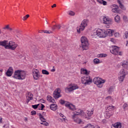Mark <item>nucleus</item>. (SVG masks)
<instances>
[{"instance_id":"nucleus-38","label":"nucleus","mask_w":128,"mask_h":128,"mask_svg":"<svg viewBox=\"0 0 128 128\" xmlns=\"http://www.w3.org/2000/svg\"><path fill=\"white\" fill-rule=\"evenodd\" d=\"M30 17V15H28V14L27 15H26V16H24L22 18V20H27L28 18Z\"/></svg>"},{"instance_id":"nucleus-21","label":"nucleus","mask_w":128,"mask_h":128,"mask_svg":"<svg viewBox=\"0 0 128 128\" xmlns=\"http://www.w3.org/2000/svg\"><path fill=\"white\" fill-rule=\"evenodd\" d=\"M122 124L120 122H117L112 124V128H121Z\"/></svg>"},{"instance_id":"nucleus-20","label":"nucleus","mask_w":128,"mask_h":128,"mask_svg":"<svg viewBox=\"0 0 128 128\" xmlns=\"http://www.w3.org/2000/svg\"><path fill=\"white\" fill-rule=\"evenodd\" d=\"M81 74L84 75H88L90 73V71H88L86 68H81Z\"/></svg>"},{"instance_id":"nucleus-26","label":"nucleus","mask_w":128,"mask_h":128,"mask_svg":"<svg viewBox=\"0 0 128 128\" xmlns=\"http://www.w3.org/2000/svg\"><path fill=\"white\" fill-rule=\"evenodd\" d=\"M96 1L98 2L100 4H103V6L107 5L106 1H104V0H96Z\"/></svg>"},{"instance_id":"nucleus-56","label":"nucleus","mask_w":128,"mask_h":128,"mask_svg":"<svg viewBox=\"0 0 128 128\" xmlns=\"http://www.w3.org/2000/svg\"><path fill=\"white\" fill-rule=\"evenodd\" d=\"M118 4H120V6L122 4V2H120V0H118Z\"/></svg>"},{"instance_id":"nucleus-46","label":"nucleus","mask_w":128,"mask_h":128,"mask_svg":"<svg viewBox=\"0 0 128 128\" xmlns=\"http://www.w3.org/2000/svg\"><path fill=\"white\" fill-rule=\"evenodd\" d=\"M60 102L62 104H64L66 102L62 100H60Z\"/></svg>"},{"instance_id":"nucleus-17","label":"nucleus","mask_w":128,"mask_h":128,"mask_svg":"<svg viewBox=\"0 0 128 128\" xmlns=\"http://www.w3.org/2000/svg\"><path fill=\"white\" fill-rule=\"evenodd\" d=\"M14 72L13 68L12 67H10L7 70L6 74L8 76L10 77L12 76Z\"/></svg>"},{"instance_id":"nucleus-58","label":"nucleus","mask_w":128,"mask_h":128,"mask_svg":"<svg viewBox=\"0 0 128 128\" xmlns=\"http://www.w3.org/2000/svg\"><path fill=\"white\" fill-rule=\"evenodd\" d=\"M112 6L117 8V6H118V5H116V4H113Z\"/></svg>"},{"instance_id":"nucleus-3","label":"nucleus","mask_w":128,"mask_h":128,"mask_svg":"<svg viewBox=\"0 0 128 128\" xmlns=\"http://www.w3.org/2000/svg\"><path fill=\"white\" fill-rule=\"evenodd\" d=\"M106 82V80L102 78L96 77L94 79V82L98 88H102L103 86V84Z\"/></svg>"},{"instance_id":"nucleus-23","label":"nucleus","mask_w":128,"mask_h":128,"mask_svg":"<svg viewBox=\"0 0 128 128\" xmlns=\"http://www.w3.org/2000/svg\"><path fill=\"white\" fill-rule=\"evenodd\" d=\"M88 20L87 19H84V20L82 21V23H81V24H82V26H84L86 27V26H88Z\"/></svg>"},{"instance_id":"nucleus-51","label":"nucleus","mask_w":128,"mask_h":128,"mask_svg":"<svg viewBox=\"0 0 128 128\" xmlns=\"http://www.w3.org/2000/svg\"><path fill=\"white\" fill-rule=\"evenodd\" d=\"M66 118L64 116L63 118L61 119V120L62 121V122H65L66 120Z\"/></svg>"},{"instance_id":"nucleus-10","label":"nucleus","mask_w":128,"mask_h":128,"mask_svg":"<svg viewBox=\"0 0 128 128\" xmlns=\"http://www.w3.org/2000/svg\"><path fill=\"white\" fill-rule=\"evenodd\" d=\"M98 37L100 38H104L106 37V30L102 29H98Z\"/></svg>"},{"instance_id":"nucleus-41","label":"nucleus","mask_w":128,"mask_h":128,"mask_svg":"<svg viewBox=\"0 0 128 128\" xmlns=\"http://www.w3.org/2000/svg\"><path fill=\"white\" fill-rule=\"evenodd\" d=\"M40 106V104H35V105H32V108H34V109H36L38 108V106Z\"/></svg>"},{"instance_id":"nucleus-4","label":"nucleus","mask_w":128,"mask_h":128,"mask_svg":"<svg viewBox=\"0 0 128 128\" xmlns=\"http://www.w3.org/2000/svg\"><path fill=\"white\" fill-rule=\"evenodd\" d=\"M82 112V110H78V112H76L74 113L72 116V118L74 119L75 122L78 124H80L82 123V120L80 118H78V116Z\"/></svg>"},{"instance_id":"nucleus-57","label":"nucleus","mask_w":128,"mask_h":128,"mask_svg":"<svg viewBox=\"0 0 128 128\" xmlns=\"http://www.w3.org/2000/svg\"><path fill=\"white\" fill-rule=\"evenodd\" d=\"M60 116L62 117V118H64V114H60Z\"/></svg>"},{"instance_id":"nucleus-9","label":"nucleus","mask_w":128,"mask_h":128,"mask_svg":"<svg viewBox=\"0 0 128 128\" xmlns=\"http://www.w3.org/2000/svg\"><path fill=\"white\" fill-rule=\"evenodd\" d=\"M32 72L34 78L36 80H38L40 76V74L38 70L34 69Z\"/></svg>"},{"instance_id":"nucleus-45","label":"nucleus","mask_w":128,"mask_h":128,"mask_svg":"<svg viewBox=\"0 0 128 128\" xmlns=\"http://www.w3.org/2000/svg\"><path fill=\"white\" fill-rule=\"evenodd\" d=\"M114 36L115 37L118 38V37L120 36V34L119 33L116 32V33L114 34Z\"/></svg>"},{"instance_id":"nucleus-36","label":"nucleus","mask_w":128,"mask_h":128,"mask_svg":"<svg viewBox=\"0 0 128 128\" xmlns=\"http://www.w3.org/2000/svg\"><path fill=\"white\" fill-rule=\"evenodd\" d=\"M94 62L95 64H98L100 63V60L98 58H95L94 60Z\"/></svg>"},{"instance_id":"nucleus-12","label":"nucleus","mask_w":128,"mask_h":128,"mask_svg":"<svg viewBox=\"0 0 128 128\" xmlns=\"http://www.w3.org/2000/svg\"><path fill=\"white\" fill-rule=\"evenodd\" d=\"M78 87L77 85L76 84H72V86H70V87H68L66 88V92H71L74 90H76V89H78Z\"/></svg>"},{"instance_id":"nucleus-8","label":"nucleus","mask_w":128,"mask_h":128,"mask_svg":"<svg viewBox=\"0 0 128 128\" xmlns=\"http://www.w3.org/2000/svg\"><path fill=\"white\" fill-rule=\"evenodd\" d=\"M110 52L115 55L122 56V52H120V48L116 46H114L112 47V50H110Z\"/></svg>"},{"instance_id":"nucleus-32","label":"nucleus","mask_w":128,"mask_h":128,"mask_svg":"<svg viewBox=\"0 0 128 128\" xmlns=\"http://www.w3.org/2000/svg\"><path fill=\"white\" fill-rule=\"evenodd\" d=\"M2 29L3 30H8L10 31H12V28H10V25H6V26H5V27H4V28Z\"/></svg>"},{"instance_id":"nucleus-2","label":"nucleus","mask_w":128,"mask_h":128,"mask_svg":"<svg viewBox=\"0 0 128 128\" xmlns=\"http://www.w3.org/2000/svg\"><path fill=\"white\" fill-rule=\"evenodd\" d=\"M26 76V72L24 70H16L13 78L18 80H24Z\"/></svg>"},{"instance_id":"nucleus-52","label":"nucleus","mask_w":128,"mask_h":128,"mask_svg":"<svg viewBox=\"0 0 128 128\" xmlns=\"http://www.w3.org/2000/svg\"><path fill=\"white\" fill-rule=\"evenodd\" d=\"M61 28L60 25H56V28L60 30Z\"/></svg>"},{"instance_id":"nucleus-7","label":"nucleus","mask_w":128,"mask_h":128,"mask_svg":"<svg viewBox=\"0 0 128 128\" xmlns=\"http://www.w3.org/2000/svg\"><path fill=\"white\" fill-rule=\"evenodd\" d=\"M126 72L124 69L120 70L118 74V80L120 82H122L126 78Z\"/></svg>"},{"instance_id":"nucleus-25","label":"nucleus","mask_w":128,"mask_h":128,"mask_svg":"<svg viewBox=\"0 0 128 128\" xmlns=\"http://www.w3.org/2000/svg\"><path fill=\"white\" fill-rule=\"evenodd\" d=\"M50 108L51 110H52L53 111H55L58 108V106H57V105H56L55 104H51V105L50 106Z\"/></svg>"},{"instance_id":"nucleus-11","label":"nucleus","mask_w":128,"mask_h":128,"mask_svg":"<svg viewBox=\"0 0 128 128\" xmlns=\"http://www.w3.org/2000/svg\"><path fill=\"white\" fill-rule=\"evenodd\" d=\"M39 118H40V120H41V122H42L40 123L41 124H42L46 126L49 125L48 123L46 122V120L44 118V116L42 114H39Z\"/></svg>"},{"instance_id":"nucleus-31","label":"nucleus","mask_w":128,"mask_h":128,"mask_svg":"<svg viewBox=\"0 0 128 128\" xmlns=\"http://www.w3.org/2000/svg\"><path fill=\"white\" fill-rule=\"evenodd\" d=\"M120 16H118V15L116 16V17L114 18V20H115L116 22L119 23L120 22Z\"/></svg>"},{"instance_id":"nucleus-35","label":"nucleus","mask_w":128,"mask_h":128,"mask_svg":"<svg viewBox=\"0 0 128 128\" xmlns=\"http://www.w3.org/2000/svg\"><path fill=\"white\" fill-rule=\"evenodd\" d=\"M84 128H95L94 126L88 124L86 126H85Z\"/></svg>"},{"instance_id":"nucleus-5","label":"nucleus","mask_w":128,"mask_h":128,"mask_svg":"<svg viewBox=\"0 0 128 128\" xmlns=\"http://www.w3.org/2000/svg\"><path fill=\"white\" fill-rule=\"evenodd\" d=\"M81 42L83 50H88V42L86 37L82 36L81 38Z\"/></svg>"},{"instance_id":"nucleus-6","label":"nucleus","mask_w":128,"mask_h":128,"mask_svg":"<svg viewBox=\"0 0 128 128\" xmlns=\"http://www.w3.org/2000/svg\"><path fill=\"white\" fill-rule=\"evenodd\" d=\"M82 82L85 85L90 84L92 82V79L89 76H83L82 78Z\"/></svg>"},{"instance_id":"nucleus-24","label":"nucleus","mask_w":128,"mask_h":128,"mask_svg":"<svg viewBox=\"0 0 128 128\" xmlns=\"http://www.w3.org/2000/svg\"><path fill=\"white\" fill-rule=\"evenodd\" d=\"M85 28V26H83V25H82V24H80V28L77 29L78 33L80 34L81 32L83 31L84 30Z\"/></svg>"},{"instance_id":"nucleus-55","label":"nucleus","mask_w":128,"mask_h":128,"mask_svg":"<svg viewBox=\"0 0 128 128\" xmlns=\"http://www.w3.org/2000/svg\"><path fill=\"white\" fill-rule=\"evenodd\" d=\"M2 118L1 116H0V123H2Z\"/></svg>"},{"instance_id":"nucleus-27","label":"nucleus","mask_w":128,"mask_h":128,"mask_svg":"<svg viewBox=\"0 0 128 128\" xmlns=\"http://www.w3.org/2000/svg\"><path fill=\"white\" fill-rule=\"evenodd\" d=\"M47 100L50 102L54 103L55 102L54 100L50 96H47Z\"/></svg>"},{"instance_id":"nucleus-19","label":"nucleus","mask_w":128,"mask_h":128,"mask_svg":"<svg viewBox=\"0 0 128 128\" xmlns=\"http://www.w3.org/2000/svg\"><path fill=\"white\" fill-rule=\"evenodd\" d=\"M114 32V30L108 29L106 31V36H112L113 35V34Z\"/></svg>"},{"instance_id":"nucleus-50","label":"nucleus","mask_w":128,"mask_h":128,"mask_svg":"<svg viewBox=\"0 0 128 128\" xmlns=\"http://www.w3.org/2000/svg\"><path fill=\"white\" fill-rule=\"evenodd\" d=\"M44 32L46 34H51L52 32L51 31L44 30Z\"/></svg>"},{"instance_id":"nucleus-49","label":"nucleus","mask_w":128,"mask_h":128,"mask_svg":"<svg viewBox=\"0 0 128 128\" xmlns=\"http://www.w3.org/2000/svg\"><path fill=\"white\" fill-rule=\"evenodd\" d=\"M40 107L41 108L39 110H42L44 108V106L42 104H40Z\"/></svg>"},{"instance_id":"nucleus-34","label":"nucleus","mask_w":128,"mask_h":128,"mask_svg":"<svg viewBox=\"0 0 128 128\" xmlns=\"http://www.w3.org/2000/svg\"><path fill=\"white\" fill-rule=\"evenodd\" d=\"M107 56L106 54H102L98 56V58H106Z\"/></svg>"},{"instance_id":"nucleus-44","label":"nucleus","mask_w":128,"mask_h":128,"mask_svg":"<svg viewBox=\"0 0 128 128\" xmlns=\"http://www.w3.org/2000/svg\"><path fill=\"white\" fill-rule=\"evenodd\" d=\"M128 106V105L126 104H124V105L123 106V108L124 110H126Z\"/></svg>"},{"instance_id":"nucleus-61","label":"nucleus","mask_w":128,"mask_h":128,"mask_svg":"<svg viewBox=\"0 0 128 128\" xmlns=\"http://www.w3.org/2000/svg\"><path fill=\"white\" fill-rule=\"evenodd\" d=\"M52 72H55V70H54V69L52 70Z\"/></svg>"},{"instance_id":"nucleus-16","label":"nucleus","mask_w":128,"mask_h":128,"mask_svg":"<svg viewBox=\"0 0 128 128\" xmlns=\"http://www.w3.org/2000/svg\"><path fill=\"white\" fill-rule=\"evenodd\" d=\"M120 65L124 69L128 70V60H123L121 63Z\"/></svg>"},{"instance_id":"nucleus-40","label":"nucleus","mask_w":128,"mask_h":128,"mask_svg":"<svg viewBox=\"0 0 128 128\" xmlns=\"http://www.w3.org/2000/svg\"><path fill=\"white\" fill-rule=\"evenodd\" d=\"M120 8H122V10H126V8H125V7L124 6V5H123V4H121L120 5Z\"/></svg>"},{"instance_id":"nucleus-30","label":"nucleus","mask_w":128,"mask_h":128,"mask_svg":"<svg viewBox=\"0 0 128 128\" xmlns=\"http://www.w3.org/2000/svg\"><path fill=\"white\" fill-rule=\"evenodd\" d=\"M112 12H116V13H119V11H118V6H117V7H115V8H113L112 9Z\"/></svg>"},{"instance_id":"nucleus-29","label":"nucleus","mask_w":128,"mask_h":128,"mask_svg":"<svg viewBox=\"0 0 128 128\" xmlns=\"http://www.w3.org/2000/svg\"><path fill=\"white\" fill-rule=\"evenodd\" d=\"M106 100H108V101L111 102H114V98L112 96H110L106 97Z\"/></svg>"},{"instance_id":"nucleus-59","label":"nucleus","mask_w":128,"mask_h":128,"mask_svg":"<svg viewBox=\"0 0 128 128\" xmlns=\"http://www.w3.org/2000/svg\"><path fill=\"white\" fill-rule=\"evenodd\" d=\"M40 102H42V103L44 102V100L43 99H41L40 100Z\"/></svg>"},{"instance_id":"nucleus-1","label":"nucleus","mask_w":128,"mask_h":128,"mask_svg":"<svg viewBox=\"0 0 128 128\" xmlns=\"http://www.w3.org/2000/svg\"><path fill=\"white\" fill-rule=\"evenodd\" d=\"M8 40H4L3 42H0V46H4L6 49L11 50H15L17 48L18 44L13 42H10L8 44Z\"/></svg>"},{"instance_id":"nucleus-43","label":"nucleus","mask_w":128,"mask_h":128,"mask_svg":"<svg viewBox=\"0 0 128 128\" xmlns=\"http://www.w3.org/2000/svg\"><path fill=\"white\" fill-rule=\"evenodd\" d=\"M68 14L70 16H74V13L72 11H69Z\"/></svg>"},{"instance_id":"nucleus-60","label":"nucleus","mask_w":128,"mask_h":128,"mask_svg":"<svg viewBox=\"0 0 128 128\" xmlns=\"http://www.w3.org/2000/svg\"><path fill=\"white\" fill-rule=\"evenodd\" d=\"M126 46H128V41L126 42Z\"/></svg>"},{"instance_id":"nucleus-63","label":"nucleus","mask_w":128,"mask_h":128,"mask_svg":"<svg viewBox=\"0 0 128 128\" xmlns=\"http://www.w3.org/2000/svg\"><path fill=\"white\" fill-rule=\"evenodd\" d=\"M27 120H28L27 118H25V120H26V121H27Z\"/></svg>"},{"instance_id":"nucleus-62","label":"nucleus","mask_w":128,"mask_h":128,"mask_svg":"<svg viewBox=\"0 0 128 128\" xmlns=\"http://www.w3.org/2000/svg\"><path fill=\"white\" fill-rule=\"evenodd\" d=\"M0 72H3V70H0Z\"/></svg>"},{"instance_id":"nucleus-14","label":"nucleus","mask_w":128,"mask_h":128,"mask_svg":"<svg viewBox=\"0 0 128 128\" xmlns=\"http://www.w3.org/2000/svg\"><path fill=\"white\" fill-rule=\"evenodd\" d=\"M65 106L71 110H72V111L76 110V106L74 105H73L72 104H69L68 102H67L65 104Z\"/></svg>"},{"instance_id":"nucleus-33","label":"nucleus","mask_w":128,"mask_h":128,"mask_svg":"<svg viewBox=\"0 0 128 128\" xmlns=\"http://www.w3.org/2000/svg\"><path fill=\"white\" fill-rule=\"evenodd\" d=\"M115 108H116L114 106L111 105V106H109L108 108L110 111H112V110H114L115 109Z\"/></svg>"},{"instance_id":"nucleus-53","label":"nucleus","mask_w":128,"mask_h":128,"mask_svg":"<svg viewBox=\"0 0 128 128\" xmlns=\"http://www.w3.org/2000/svg\"><path fill=\"white\" fill-rule=\"evenodd\" d=\"M112 91V88H110L109 90H108V92L110 93Z\"/></svg>"},{"instance_id":"nucleus-22","label":"nucleus","mask_w":128,"mask_h":128,"mask_svg":"<svg viewBox=\"0 0 128 128\" xmlns=\"http://www.w3.org/2000/svg\"><path fill=\"white\" fill-rule=\"evenodd\" d=\"M92 36L94 38H96L98 37V30H94L92 34Z\"/></svg>"},{"instance_id":"nucleus-37","label":"nucleus","mask_w":128,"mask_h":128,"mask_svg":"<svg viewBox=\"0 0 128 128\" xmlns=\"http://www.w3.org/2000/svg\"><path fill=\"white\" fill-rule=\"evenodd\" d=\"M42 74H45V75H48L50 74L49 72L47 70H42Z\"/></svg>"},{"instance_id":"nucleus-15","label":"nucleus","mask_w":128,"mask_h":128,"mask_svg":"<svg viewBox=\"0 0 128 128\" xmlns=\"http://www.w3.org/2000/svg\"><path fill=\"white\" fill-rule=\"evenodd\" d=\"M102 18L103 20L104 24H110L112 23V20L110 19V18H107V17H104V16H102Z\"/></svg>"},{"instance_id":"nucleus-39","label":"nucleus","mask_w":128,"mask_h":128,"mask_svg":"<svg viewBox=\"0 0 128 128\" xmlns=\"http://www.w3.org/2000/svg\"><path fill=\"white\" fill-rule=\"evenodd\" d=\"M128 38V32H126L124 36V38Z\"/></svg>"},{"instance_id":"nucleus-64","label":"nucleus","mask_w":128,"mask_h":128,"mask_svg":"<svg viewBox=\"0 0 128 128\" xmlns=\"http://www.w3.org/2000/svg\"><path fill=\"white\" fill-rule=\"evenodd\" d=\"M6 126V124H4V125L3 126L4 128H5Z\"/></svg>"},{"instance_id":"nucleus-42","label":"nucleus","mask_w":128,"mask_h":128,"mask_svg":"<svg viewBox=\"0 0 128 128\" xmlns=\"http://www.w3.org/2000/svg\"><path fill=\"white\" fill-rule=\"evenodd\" d=\"M123 19L124 20V22H128V18L127 17V16H123Z\"/></svg>"},{"instance_id":"nucleus-18","label":"nucleus","mask_w":128,"mask_h":128,"mask_svg":"<svg viewBox=\"0 0 128 128\" xmlns=\"http://www.w3.org/2000/svg\"><path fill=\"white\" fill-rule=\"evenodd\" d=\"M27 101L26 102V104H28V102L33 99V95L30 92H28V96H26Z\"/></svg>"},{"instance_id":"nucleus-13","label":"nucleus","mask_w":128,"mask_h":128,"mask_svg":"<svg viewBox=\"0 0 128 128\" xmlns=\"http://www.w3.org/2000/svg\"><path fill=\"white\" fill-rule=\"evenodd\" d=\"M60 89L57 88L54 94H53V96L55 99L58 98H59L61 97V95L60 94Z\"/></svg>"},{"instance_id":"nucleus-48","label":"nucleus","mask_w":128,"mask_h":128,"mask_svg":"<svg viewBox=\"0 0 128 128\" xmlns=\"http://www.w3.org/2000/svg\"><path fill=\"white\" fill-rule=\"evenodd\" d=\"M57 28V25H54L53 27H52V29L53 30H55Z\"/></svg>"},{"instance_id":"nucleus-47","label":"nucleus","mask_w":128,"mask_h":128,"mask_svg":"<svg viewBox=\"0 0 128 128\" xmlns=\"http://www.w3.org/2000/svg\"><path fill=\"white\" fill-rule=\"evenodd\" d=\"M31 114L32 116H34L36 114V112L34 110H33L31 112Z\"/></svg>"},{"instance_id":"nucleus-28","label":"nucleus","mask_w":128,"mask_h":128,"mask_svg":"<svg viewBox=\"0 0 128 128\" xmlns=\"http://www.w3.org/2000/svg\"><path fill=\"white\" fill-rule=\"evenodd\" d=\"M94 110L93 108L92 109V110H87L86 114H87L88 116H92V114L94 113Z\"/></svg>"},{"instance_id":"nucleus-54","label":"nucleus","mask_w":128,"mask_h":128,"mask_svg":"<svg viewBox=\"0 0 128 128\" xmlns=\"http://www.w3.org/2000/svg\"><path fill=\"white\" fill-rule=\"evenodd\" d=\"M56 4H54V5H52V8H56Z\"/></svg>"}]
</instances>
